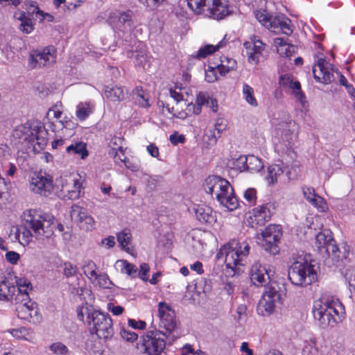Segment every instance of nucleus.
Wrapping results in <instances>:
<instances>
[{"mask_svg":"<svg viewBox=\"0 0 355 355\" xmlns=\"http://www.w3.org/2000/svg\"><path fill=\"white\" fill-rule=\"evenodd\" d=\"M277 300H270V298L262 297L258 306V310L261 312L262 315L272 313L275 307V303Z\"/></svg>","mask_w":355,"mask_h":355,"instance_id":"40","label":"nucleus"},{"mask_svg":"<svg viewBox=\"0 0 355 355\" xmlns=\"http://www.w3.org/2000/svg\"><path fill=\"white\" fill-rule=\"evenodd\" d=\"M63 274L67 277L75 276L78 273V268L70 262H64L62 266Z\"/></svg>","mask_w":355,"mask_h":355,"instance_id":"54","label":"nucleus"},{"mask_svg":"<svg viewBox=\"0 0 355 355\" xmlns=\"http://www.w3.org/2000/svg\"><path fill=\"white\" fill-rule=\"evenodd\" d=\"M188 7L196 14L206 12L207 0H185Z\"/></svg>","mask_w":355,"mask_h":355,"instance_id":"42","label":"nucleus"},{"mask_svg":"<svg viewBox=\"0 0 355 355\" xmlns=\"http://www.w3.org/2000/svg\"><path fill=\"white\" fill-rule=\"evenodd\" d=\"M344 277L350 286L355 287V268H350L346 269Z\"/></svg>","mask_w":355,"mask_h":355,"instance_id":"59","label":"nucleus"},{"mask_svg":"<svg viewBox=\"0 0 355 355\" xmlns=\"http://www.w3.org/2000/svg\"><path fill=\"white\" fill-rule=\"evenodd\" d=\"M120 264L121 272L125 273L132 278L137 277V267L126 260H120L118 261Z\"/></svg>","mask_w":355,"mask_h":355,"instance_id":"43","label":"nucleus"},{"mask_svg":"<svg viewBox=\"0 0 355 355\" xmlns=\"http://www.w3.org/2000/svg\"><path fill=\"white\" fill-rule=\"evenodd\" d=\"M309 203L320 212H324L328 209L325 200L318 194L309 201Z\"/></svg>","mask_w":355,"mask_h":355,"instance_id":"51","label":"nucleus"},{"mask_svg":"<svg viewBox=\"0 0 355 355\" xmlns=\"http://www.w3.org/2000/svg\"><path fill=\"white\" fill-rule=\"evenodd\" d=\"M166 338L161 330L148 331L141 338L138 348L143 354L159 355L165 349Z\"/></svg>","mask_w":355,"mask_h":355,"instance_id":"10","label":"nucleus"},{"mask_svg":"<svg viewBox=\"0 0 355 355\" xmlns=\"http://www.w3.org/2000/svg\"><path fill=\"white\" fill-rule=\"evenodd\" d=\"M94 110V106L90 103H80L76 107V115L80 121L85 120Z\"/></svg>","mask_w":355,"mask_h":355,"instance_id":"35","label":"nucleus"},{"mask_svg":"<svg viewBox=\"0 0 355 355\" xmlns=\"http://www.w3.org/2000/svg\"><path fill=\"white\" fill-rule=\"evenodd\" d=\"M196 218L201 223L212 224L216 221L215 211L206 205H198L194 207Z\"/></svg>","mask_w":355,"mask_h":355,"instance_id":"24","label":"nucleus"},{"mask_svg":"<svg viewBox=\"0 0 355 355\" xmlns=\"http://www.w3.org/2000/svg\"><path fill=\"white\" fill-rule=\"evenodd\" d=\"M21 277V278H23ZM19 278L15 276L14 279L0 275V300L4 302L15 301L16 296V279Z\"/></svg>","mask_w":355,"mask_h":355,"instance_id":"23","label":"nucleus"},{"mask_svg":"<svg viewBox=\"0 0 355 355\" xmlns=\"http://www.w3.org/2000/svg\"><path fill=\"white\" fill-rule=\"evenodd\" d=\"M271 272L266 265L254 262L250 270V280L256 286H266L270 282Z\"/></svg>","mask_w":355,"mask_h":355,"instance_id":"21","label":"nucleus"},{"mask_svg":"<svg viewBox=\"0 0 355 355\" xmlns=\"http://www.w3.org/2000/svg\"><path fill=\"white\" fill-rule=\"evenodd\" d=\"M51 114H53V117L56 119L60 120L62 118L63 113L60 109H58V104L55 105L49 110L46 114V118L49 119Z\"/></svg>","mask_w":355,"mask_h":355,"instance_id":"62","label":"nucleus"},{"mask_svg":"<svg viewBox=\"0 0 355 355\" xmlns=\"http://www.w3.org/2000/svg\"><path fill=\"white\" fill-rule=\"evenodd\" d=\"M150 270L149 266L146 263H143L140 265V270H137V277H139L141 279H142L144 282L148 281V272Z\"/></svg>","mask_w":355,"mask_h":355,"instance_id":"60","label":"nucleus"},{"mask_svg":"<svg viewBox=\"0 0 355 355\" xmlns=\"http://www.w3.org/2000/svg\"><path fill=\"white\" fill-rule=\"evenodd\" d=\"M209 96L205 93L200 92L196 96V105L191 107L193 110V113L199 114L201 112L202 105H205L209 101Z\"/></svg>","mask_w":355,"mask_h":355,"instance_id":"50","label":"nucleus"},{"mask_svg":"<svg viewBox=\"0 0 355 355\" xmlns=\"http://www.w3.org/2000/svg\"><path fill=\"white\" fill-rule=\"evenodd\" d=\"M75 178L76 176L72 175L60 176L55 181V187L60 188V191L62 193L68 185L74 181Z\"/></svg>","mask_w":355,"mask_h":355,"instance_id":"48","label":"nucleus"},{"mask_svg":"<svg viewBox=\"0 0 355 355\" xmlns=\"http://www.w3.org/2000/svg\"><path fill=\"white\" fill-rule=\"evenodd\" d=\"M150 58L144 51H141L135 55V64L146 69L150 67Z\"/></svg>","mask_w":355,"mask_h":355,"instance_id":"47","label":"nucleus"},{"mask_svg":"<svg viewBox=\"0 0 355 355\" xmlns=\"http://www.w3.org/2000/svg\"><path fill=\"white\" fill-rule=\"evenodd\" d=\"M293 90V92L295 94L296 96L299 98V100L302 103L303 98H304V94L300 91V83L298 81L293 82L288 87Z\"/></svg>","mask_w":355,"mask_h":355,"instance_id":"63","label":"nucleus"},{"mask_svg":"<svg viewBox=\"0 0 355 355\" xmlns=\"http://www.w3.org/2000/svg\"><path fill=\"white\" fill-rule=\"evenodd\" d=\"M81 183L78 178H74V181L69 184L66 189L62 192L64 198L69 200H76L80 196Z\"/></svg>","mask_w":355,"mask_h":355,"instance_id":"31","label":"nucleus"},{"mask_svg":"<svg viewBox=\"0 0 355 355\" xmlns=\"http://www.w3.org/2000/svg\"><path fill=\"white\" fill-rule=\"evenodd\" d=\"M345 308L337 298L322 296L314 302L313 315L322 328L333 327L344 318Z\"/></svg>","mask_w":355,"mask_h":355,"instance_id":"3","label":"nucleus"},{"mask_svg":"<svg viewBox=\"0 0 355 355\" xmlns=\"http://www.w3.org/2000/svg\"><path fill=\"white\" fill-rule=\"evenodd\" d=\"M169 94L175 104L173 105L168 103L165 106L167 111L174 117L181 119H186L189 116L186 109L191 111V107H194L195 105L191 103H188V101L184 98V94L181 88H171L169 89Z\"/></svg>","mask_w":355,"mask_h":355,"instance_id":"11","label":"nucleus"},{"mask_svg":"<svg viewBox=\"0 0 355 355\" xmlns=\"http://www.w3.org/2000/svg\"><path fill=\"white\" fill-rule=\"evenodd\" d=\"M8 331L13 337L16 338L17 339L32 341L34 338L33 331L25 327L12 329Z\"/></svg>","mask_w":355,"mask_h":355,"instance_id":"38","label":"nucleus"},{"mask_svg":"<svg viewBox=\"0 0 355 355\" xmlns=\"http://www.w3.org/2000/svg\"><path fill=\"white\" fill-rule=\"evenodd\" d=\"M293 260L288 270V279L293 285L306 287L317 280L315 266L304 257L299 255Z\"/></svg>","mask_w":355,"mask_h":355,"instance_id":"6","label":"nucleus"},{"mask_svg":"<svg viewBox=\"0 0 355 355\" xmlns=\"http://www.w3.org/2000/svg\"><path fill=\"white\" fill-rule=\"evenodd\" d=\"M24 226L19 227V243L23 245H28L33 236L37 239H44L53 234L55 225L47 214L27 210L24 213Z\"/></svg>","mask_w":355,"mask_h":355,"instance_id":"1","label":"nucleus"},{"mask_svg":"<svg viewBox=\"0 0 355 355\" xmlns=\"http://www.w3.org/2000/svg\"><path fill=\"white\" fill-rule=\"evenodd\" d=\"M97 266L94 261L92 260H86L84 261L82 269L84 275L91 282L98 274L97 273Z\"/></svg>","mask_w":355,"mask_h":355,"instance_id":"41","label":"nucleus"},{"mask_svg":"<svg viewBox=\"0 0 355 355\" xmlns=\"http://www.w3.org/2000/svg\"><path fill=\"white\" fill-rule=\"evenodd\" d=\"M90 282L94 286L103 289L111 288L112 286V282L109 276L105 272L98 273Z\"/></svg>","mask_w":355,"mask_h":355,"instance_id":"34","label":"nucleus"},{"mask_svg":"<svg viewBox=\"0 0 355 355\" xmlns=\"http://www.w3.org/2000/svg\"><path fill=\"white\" fill-rule=\"evenodd\" d=\"M249 252L250 245L247 242L233 239L220 249L217 257L220 258L224 256L227 268L232 269L234 274H239L241 267L245 264Z\"/></svg>","mask_w":355,"mask_h":355,"instance_id":"5","label":"nucleus"},{"mask_svg":"<svg viewBox=\"0 0 355 355\" xmlns=\"http://www.w3.org/2000/svg\"><path fill=\"white\" fill-rule=\"evenodd\" d=\"M243 45L246 49L248 62L254 64H257L261 53H258L257 51H254L255 49L252 46V42H245Z\"/></svg>","mask_w":355,"mask_h":355,"instance_id":"44","label":"nucleus"},{"mask_svg":"<svg viewBox=\"0 0 355 355\" xmlns=\"http://www.w3.org/2000/svg\"><path fill=\"white\" fill-rule=\"evenodd\" d=\"M14 17L21 22L19 26L21 31L28 34L33 31L34 26L32 20L24 12H16Z\"/></svg>","mask_w":355,"mask_h":355,"instance_id":"32","label":"nucleus"},{"mask_svg":"<svg viewBox=\"0 0 355 355\" xmlns=\"http://www.w3.org/2000/svg\"><path fill=\"white\" fill-rule=\"evenodd\" d=\"M278 53L285 57H291L296 52V46L289 44L283 38L278 37L274 40Z\"/></svg>","mask_w":355,"mask_h":355,"instance_id":"30","label":"nucleus"},{"mask_svg":"<svg viewBox=\"0 0 355 355\" xmlns=\"http://www.w3.org/2000/svg\"><path fill=\"white\" fill-rule=\"evenodd\" d=\"M66 152L70 156L80 157L82 159H85L89 155L87 144L82 141H73L66 147Z\"/></svg>","mask_w":355,"mask_h":355,"instance_id":"26","label":"nucleus"},{"mask_svg":"<svg viewBox=\"0 0 355 355\" xmlns=\"http://www.w3.org/2000/svg\"><path fill=\"white\" fill-rule=\"evenodd\" d=\"M242 94L245 101L252 107L258 106V102L254 96V89L247 83L243 85Z\"/></svg>","mask_w":355,"mask_h":355,"instance_id":"37","label":"nucleus"},{"mask_svg":"<svg viewBox=\"0 0 355 355\" xmlns=\"http://www.w3.org/2000/svg\"><path fill=\"white\" fill-rule=\"evenodd\" d=\"M158 330L162 331L163 336L168 338L178 327L175 311L167 304L161 302L158 304Z\"/></svg>","mask_w":355,"mask_h":355,"instance_id":"13","label":"nucleus"},{"mask_svg":"<svg viewBox=\"0 0 355 355\" xmlns=\"http://www.w3.org/2000/svg\"><path fill=\"white\" fill-rule=\"evenodd\" d=\"M28 12L29 14L32 15H35L36 18H39L40 21H43L44 20H47L48 21H53V16L48 13L44 12L42 10H40L37 5H34L33 3L31 4L30 7L28 9Z\"/></svg>","mask_w":355,"mask_h":355,"instance_id":"45","label":"nucleus"},{"mask_svg":"<svg viewBox=\"0 0 355 355\" xmlns=\"http://www.w3.org/2000/svg\"><path fill=\"white\" fill-rule=\"evenodd\" d=\"M29 61L33 68L51 65L56 61V49L53 46H49L42 49L33 50Z\"/></svg>","mask_w":355,"mask_h":355,"instance_id":"16","label":"nucleus"},{"mask_svg":"<svg viewBox=\"0 0 355 355\" xmlns=\"http://www.w3.org/2000/svg\"><path fill=\"white\" fill-rule=\"evenodd\" d=\"M87 322L92 332L100 338L108 339L114 334L112 320L107 313L88 308Z\"/></svg>","mask_w":355,"mask_h":355,"instance_id":"7","label":"nucleus"},{"mask_svg":"<svg viewBox=\"0 0 355 355\" xmlns=\"http://www.w3.org/2000/svg\"><path fill=\"white\" fill-rule=\"evenodd\" d=\"M108 154L110 157H113L114 162L117 164L120 162L125 164L128 160L121 147H119L117 149L112 148L110 150Z\"/></svg>","mask_w":355,"mask_h":355,"instance_id":"49","label":"nucleus"},{"mask_svg":"<svg viewBox=\"0 0 355 355\" xmlns=\"http://www.w3.org/2000/svg\"><path fill=\"white\" fill-rule=\"evenodd\" d=\"M34 132L31 137V141L34 146L37 145L40 148H43L47 144V132L42 125H34Z\"/></svg>","mask_w":355,"mask_h":355,"instance_id":"29","label":"nucleus"},{"mask_svg":"<svg viewBox=\"0 0 355 355\" xmlns=\"http://www.w3.org/2000/svg\"><path fill=\"white\" fill-rule=\"evenodd\" d=\"M296 124L292 120H288L278 124L277 130L281 132V139L275 145L276 150L282 154L293 153V148L297 138L295 132Z\"/></svg>","mask_w":355,"mask_h":355,"instance_id":"9","label":"nucleus"},{"mask_svg":"<svg viewBox=\"0 0 355 355\" xmlns=\"http://www.w3.org/2000/svg\"><path fill=\"white\" fill-rule=\"evenodd\" d=\"M34 125L29 123L21 124L16 127L12 132L15 139H18L19 142L28 141L30 143L31 137L33 135Z\"/></svg>","mask_w":355,"mask_h":355,"instance_id":"25","label":"nucleus"},{"mask_svg":"<svg viewBox=\"0 0 355 355\" xmlns=\"http://www.w3.org/2000/svg\"><path fill=\"white\" fill-rule=\"evenodd\" d=\"M254 15L257 19L263 26L276 34L282 33L289 35L293 33L291 20L284 15L273 16L266 10H257Z\"/></svg>","mask_w":355,"mask_h":355,"instance_id":"8","label":"nucleus"},{"mask_svg":"<svg viewBox=\"0 0 355 355\" xmlns=\"http://www.w3.org/2000/svg\"><path fill=\"white\" fill-rule=\"evenodd\" d=\"M318 352L313 340L306 341L304 343L302 355H316Z\"/></svg>","mask_w":355,"mask_h":355,"instance_id":"55","label":"nucleus"},{"mask_svg":"<svg viewBox=\"0 0 355 355\" xmlns=\"http://www.w3.org/2000/svg\"><path fill=\"white\" fill-rule=\"evenodd\" d=\"M284 171L279 165L275 164L268 166V174L266 179L269 184H274L278 178L282 175Z\"/></svg>","mask_w":355,"mask_h":355,"instance_id":"36","label":"nucleus"},{"mask_svg":"<svg viewBox=\"0 0 355 355\" xmlns=\"http://www.w3.org/2000/svg\"><path fill=\"white\" fill-rule=\"evenodd\" d=\"M207 193L215 198L218 202L230 211L239 207V201L234 195V189L230 182L219 176H209L204 184Z\"/></svg>","mask_w":355,"mask_h":355,"instance_id":"4","label":"nucleus"},{"mask_svg":"<svg viewBox=\"0 0 355 355\" xmlns=\"http://www.w3.org/2000/svg\"><path fill=\"white\" fill-rule=\"evenodd\" d=\"M248 162L246 166V171L251 173L260 171L263 168V164L261 159L254 155L247 156Z\"/></svg>","mask_w":355,"mask_h":355,"instance_id":"39","label":"nucleus"},{"mask_svg":"<svg viewBox=\"0 0 355 355\" xmlns=\"http://www.w3.org/2000/svg\"><path fill=\"white\" fill-rule=\"evenodd\" d=\"M282 236L281 226L279 225H269L262 232V240L261 245L262 248L272 254L279 252L278 243Z\"/></svg>","mask_w":355,"mask_h":355,"instance_id":"14","label":"nucleus"},{"mask_svg":"<svg viewBox=\"0 0 355 355\" xmlns=\"http://www.w3.org/2000/svg\"><path fill=\"white\" fill-rule=\"evenodd\" d=\"M50 349L58 355H69L67 347L61 343L52 344Z\"/></svg>","mask_w":355,"mask_h":355,"instance_id":"56","label":"nucleus"},{"mask_svg":"<svg viewBox=\"0 0 355 355\" xmlns=\"http://www.w3.org/2000/svg\"><path fill=\"white\" fill-rule=\"evenodd\" d=\"M207 3L205 15L214 19H223L232 12L228 0H207Z\"/></svg>","mask_w":355,"mask_h":355,"instance_id":"19","label":"nucleus"},{"mask_svg":"<svg viewBox=\"0 0 355 355\" xmlns=\"http://www.w3.org/2000/svg\"><path fill=\"white\" fill-rule=\"evenodd\" d=\"M262 297L279 301L280 300V294L274 287L269 286L266 288Z\"/></svg>","mask_w":355,"mask_h":355,"instance_id":"58","label":"nucleus"},{"mask_svg":"<svg viewBox=\"0 0 355 355\" xmlns=\"http://www.w3.org/2000/svg\"><path fill=\"white\" fill-rule=\"evenodd\" d=\"M53 178L45 173H33L30 179L31 190L41 196H47L53 189Z\"/></svg>","mask_w":355,"mask_h":355,"instance_id":"15","label":"nucleus"},{"mask_svg":"<svg viewBox=\"0 0 355 355\" xmlns=\"http://www.w3.org/2000/svg\"><path fill=\"white\" fill-rule=\"evenodd\" d=\"M117 240L121 248L127 252H129L130 248L128 245L131 241V234L128 230H123L117 234Z\"/></svg>","mask_w":355,"mask_h":355,"instance_id":"46","label":"nucleus"},{"mask_svg":"<svg viewBox=\"0 0 355 355\" xmlns=\"http://www.w3.org/2000/svg\"><path fill=\"white\" fill-rule=\"evenodd\" d=\"M128 91L122 87L107 86L105 89V95L107 98L113 102L122 101L125 99Z\"/></svg>","mask_w":355,"mask_h":355,"instance_id":"28","label":"nucleus"},{"mask_svg":"<svg viewBox=\"0 0 355 355\" xmlns=\"http://www.w3.org/2000/svg\"><path fill=\"white\" fill-rule=\"evenodd\" d=\"M243 198L248 205H254L257 201V191L255 189H247L243 193Z\"/></svg>","mask_w":355,"mask_h":355,"instance_id":"53","label":"nucleus"},{"mask_svg":"<svg viewBox=\"0 0 355 355\" xmlns=\"http://www.w3.org/2000/svg\"><path fill=\"white\" fill-rule=\"evenodd\" d=\"M315 246L319 252L326 253L329 257L331 256L332 259L336 261L345 258L344 254L342 256L340 254V252L336 245V241L329 230H324L316 235Z\"/></svg>","mask_w":355,"mask_h":355,"instance_id":"12","label":"nucleus"},{"mask_svg":"<svg viewBox=\"0 0 355 355\" xmlns=\"http://www.w3.org/2000/svg\"><path fill=\"white\" fill-rule=\"evenodd\" d=\"M227 35H225L223 39L220 41L216 45L206 44L201 46L199 50L196 52L195 58L198 59L205 58L208 55L214 53L219 49L225 47L227 44Z\"/></svg>","mask_w":355,"mask_h":355,"instance_id":"27","label":"nucleus"},{"mask_svg":"<svg viewBox=\"0 0 355 355\" xmlns=\"http://www.w3.org/2000/svg\"><path fill=\"white\" fill-rule=\"evenodd\" d=\"M135 96H135L136 101L140 106H141V107H148L149 106L148 100L145 96L142 90H139L138 89H137V93L135 94Z\"/></svg>","mask_w":355,"mask_h":355,"instance_id":"61","label":"nucleus"},{"mask_svg":"<svg viewBox=\"0 0 355 355\" xmlns=\"http://www.w3.org/2000/svg\"><path fill=\"white\" fill-rule=\"evenodd\" d=\"M334 67L323 58H318L317 63L313 68L314 78L324 84H329L334 80Z\"/></svg>","mask_w":355,"mask_h":355,"instance_id":"18","label":"nucleus"},{"mask_svg":"<svg viewBox=\"0 0 355 355\" xmlns=\"http://www.w3.org/2000/svg\"><path fill=\"white\" fill-rule=\"evenodd\" d=\"M121 338L128 342H134L138 338V335L131 330L122 328L120 331Z\"/></svg>","mask_w":355,"mask_h":355,"instance_id":"57","label":"nucleus"},{"mask_svg":"<svg viewBox=\"0 0 355 355\" xmlns=\"http://www.w3.org/2000/svg\"><path fill=\"white\" fill-rule=\"evenodd\" d=\"M236 67V61L234 59L222 56L220 59V63L217 64L216 68L220 75L224 76L230 71L234 70Z\"/></svg>","mask_w":355,"mask_h":355,"instance_id":"33","label":"nucleus"},{"mask_svg":"<svg viewBox=\"0 0 355 355\" xmlns=\"http://www.w3.org/2000/svg\"><path fill=\"white\" fill-rule=\"evenodd\" d=\"M274 207L270 203L262 205L253 209L252 215L250 216V223L252 227L263 225L268 221L273 214Z\"/></svg>","mask_w":355,"mask_h":355,"instance_id":"22","label":"nucleus"},{"mask_svg":"<svg viewBox=\"0 0 355 355\" xmlns=\"http://www.w3.org/2000/svg\"><path fill=\"white\" fill-rule=\"evenodd\" d=\"M70 215L71 219L76 223L81 229L85 231H91L95 228V220L91 215L87 214V211L83 207L76 205H73Z\"/></svg>","mask_w":355,"mask_h":355,"instance_id":"20","label":"nucleus"},{"mask_svg":"<svg viewBox=\"0 0 355 355\" xmlns=\"http://www.w3.org/2000/svg\"><path fill=\"white\" fill-rule=\"evenodd\" d=\"M247 162V156L240 155L232 160V168L240 172L246 171Z\"/></svg>","mask_w":355,"mask_h":355,"instance_id":"52","label":"nucleus"},{"mask_svg":"<svg viewBox=\"0 0 355 355\" xmlns=\"http://www.w3.org/2000/svg\"><path fill=\"white\" fill-rule=\"evenodd\" d=\"M17 293L15 297V310L20 319L33 322H39L41 315L39 314L37 304L29 297V291L33 289L31 282L26 277L17 278Z\"/></svg>","mask_w":355,"mask_h":355,"instance_id":"2","label":"nucleus"},{"mask_svg":"<svg viewBox=\"0 0 355 355\" xmlns=\"http://www.w3.org/2000/svg\"><path fill=\"white\" fill-rule=\"evenodd\" d=\"M133 12L115 10L109 12L107 24L115 31L125 32L130 29Z\"/></svg>","mask_w":355,"mask_h":355,"instance_id":"17","label":"nucleus"},{"mask_svg":"<svg viewBox=\"0 0 355 355\" xmlns=\"http://www.w3.org/2000/svg\"><path fill=\"white\" fill-rule=\"evenodd\" d=\"M302 191L304 197L309 202L312 198H315V196L317 194L315 191V189L313 187L307 186L302 187Z\"/></svg>","mask_w":355,"mask_h":355,"instance_id":"64","label":"nucleus"}]
</instances>
